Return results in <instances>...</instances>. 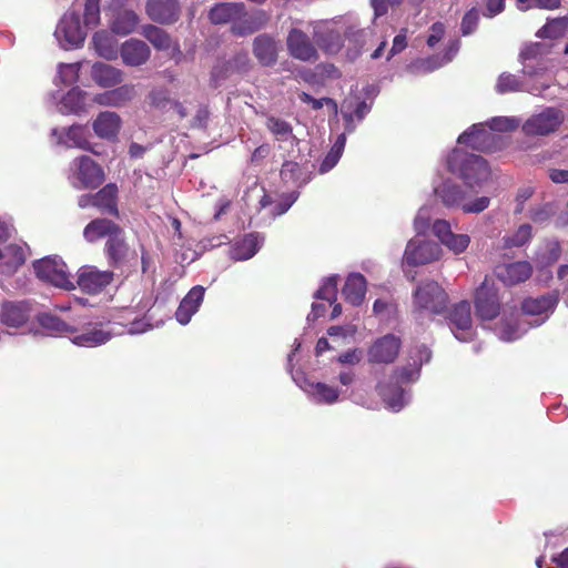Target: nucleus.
I'll list each match as a JSON object with an SVG mask.
<instances>
[{"label":"nucleus","mask_w":568,"mask_h":568,"mask_svg":"<svg viewBox=\"0 0 568 568\" xmlns=\"http://www.w3.org/2000/svg\"><path fill=\"white\" fill-rule=\"evenodd\" d=\"M204 294L205 288L201 285H196L183 297L175 312V318L180 324L186 325L190 323L192 316L199 311L204 300Z\"/></svg>","instance_id":"c756f323"},{"label":"nucleus","mask_w":568,"mask_h":568,"mask_svg":"<svg viewBox=\"0 0 568 568\" xmlns=\"http://www.w3.org/2000/svg\"><path fill=\"white\" fill-rule=\"evenodd\" d=\"M413 303L415 312L440 314L446 310L448 296L437 282L428 281L416 287Z\"/></svg>","instance_id":"423d86ee"},{"label":"nucleus","mask_w":568,"mask_h":568,"mask_svg":"<svg viewBox=\"0 0 568 568\" xmlns=\"http://www.w3.org/2000/svg\"><path fill=\"white\" fill-rule=\"evenodd\" d=\"M372 103L361 100L357 95L346 98L341 105V114L345 122V131L354 132L358 122L371 111Z\"/></svg>","instance_id":"412c9836"},{"label":"nucleus","mask_w":568,"mask_h":568,"mask_svg":"<svg viewBox=\"0 0 568 568\" xmlns=\"http://www.w3.org/2000/svg\"><path fill=\"white\" fill-rule=\"evenodd\" d=\"M150 102L152 105L159 108V109H166L171 108L172 100L169 97V93L164 89H156L153 90L149 95Z\"/></svg>","instance_id":"338daca9"},{"label":"nucleus","mask_w":568,"mask_h":568,"mask_svg":"<svg viewBox=\"0 0 568 568\" xmlns=\"http://www.w3.org/2000/svg\"><path fill=\"white\" fill-rule=\"evenodd\" d=\"M525 332L526 329H521L520 326L513 321H503L495 328V334L504 342H514L520 338Z\"/></svg>","instance_id":"6e6d98bb"},{"label":"nucleus","mask_w":568,"mask_h":568,"mask_svg":"<svg viewBox=\"0 0 568 568\" xmlns=\"http://www.w3.org/2000/svg\"><path fill=\"white\" fill-rule=\"evenodd\" d=\"M445 32H446V28H445L444 23H442V22L433 23L432 27L429 28V33L426 39L427 45L430 49L435 48L440 42V40L444 38Z\"/></svg>","instance_id":"774afa93"},{"label":"nucleus","mask_w":568,"mask_h":568,"mask_svg":"<svg viewBox=\"0 0 568 568\" xmlns=\"http://www.w3.org/2000/svg\"><path fill=\"white\" fill-rule=\"evenodd\" d=\"M548 88V85L544 84L542 88L539 89H527L525 88L523 81L515 74L511 73H501L496 82V91L499 94L519 92V91H528L532 94H539L542 90Z\"/></svg>","instance_id":"de8ad7c7"},{"label":"nucleus","mask_w":568,"mask_h":568,"mask_svg":"<svg viewBox=\"0 0 568 568\" xmlns=\"http://www.w3.org/2000/svg\"><path fill=\"white\" fill-rule=\"evenodd\" d=\"M263 243L264 237L258 233L245 234L242 239L234 242L230 250V256L235 261L250 260L260 251Z\"/></svg>","instance_id":"473e14b6"},{"label":"nucleus","mask_w":568,"mask_h":568,"mask_svg":"<svg viewBox=\"0 0 568 568\" xmlns=\"http://www.w3.org/2000/svg\"><path fill=\"white\" fill-rule=\"evenodd\" d=\"M432 230L440 244L456 255L464 253L470 244V236L464 233H454L453 226L447 220L434 221Z\"/></svg>","instance_id":"4468645a"},{"label":"nucleus","mask_w":568,"mask_h":568,"mask_svg":"<svg viewBox=\"0 0 568 568\" xmlns=\"http://www.w3.org/2000/svg\"><path fill=\"white\" fill-rule=\"evenodd\" d=\"M118 187L113 183L106 184L99 192L94 194V207L100 210L102 213L118 216L116 205Z\"/></svg>","instance_id":"a18cd8bd"},{"label":"nucleus","mask_w":568,"mask_h":568,"mask_svg":"<svg viewBox=\"0 0 568 568\" xmlns=\"http://www.w3.org/2000/svg\"><path fill=\"white\" fill-rule=\"evenodd\" d=\"M31 316L26 302H3L0 306V323L7 328L24 326Z\"/></svg>","instance_id":"b1692460"},{"label":"nucleus","mask_w":568,"mask_h":568,"mask_svg":"<svg viewBox=\"0 0 568 568\" xmlns=\"http://www.w3.org/2000/svg\"><path fill=\"white\" fill-rule=\"evenodd\" d=\"M119 54L125 65L140 67L148 62L151 50L144 41L131 38L121 44Z\"/></svg>","instance_id":"a878e982"},{"label":"nucleus","mask_w":568,"mask_h":568,"mask_svg":"<svg viewBox=\"0 0 568 568\" xmlns=\"http://www.w3.org/2000/svg\"><path fill=\"white\" fill-rule=\"evenodd\" d=\"M449 326L458 341H471L474 329L469 302L463 301L453 307L449 313Z\"/></svg>","instance_id":"dca6fc26"},{"label":"nucleus","mask_w":568,"mask_h":568,"mask_svg":"<svg viewBox=\"0 0 568 568\" xmlns=\"http://www.w3.org/2000/svg\"><path fill=\"white\" fill-rule=\"evenodd\" d=\"M51 134L57 138V143L60 145L92 151L87 129L82 125H71L68 129L54 128Z\"/></svg>","instance_id":"cd10ccee"},{"label":"nucleus","mask_w":568,"mask_h":568,"mask_svg":"<svg viewBox=\"0 0 568 568\" xmlns=\"http://www.w3.org/2000/svg\"><path fill=\"white\" fill-rule=\"evenodd\" d=\"M337 295V277L329 276L325 278L321 287L315 292L316 300L327 301L331 304L336 301Z\"/></svg>","instance_id":"bf43d9fd"},{"label":"nucleus","mask_w":568,"mask_h":568,"mask_svg":"<svg viewBox=\"0 0 568 568\" xmlns=\"http://www.w3.org/2000/svg\"><path fill=\"white\" fill-rule=\"evenodd\" d=\"M265 126L277 142L288 143L292 146L297 145L298 139L293 132L292 124L286 120L275 115H267Z\"/></svg>","instance_id":"ea45409f"},{"label":"nucleus","mask_w":568,"mask_h":568,"mask_svg":"<svg viewBox=\"0 0 568 568\" xmlns=\"http://www.w3.org/2000/svg\"><path fill=\"white\" fill-rule=\"evenodd\" d=\"M122 227L108 219L92 220L83 230V237L89 243H94L103 237L110 239Z\"/></svg>","instance_id":"e433bc0d"},{"label":"nucleus","mask_w":568,"mask_h":568,"mask_svg":"<svg viewBox=\"0 0 568 568\" xmlns=\"http://www.w3.org/2000/svg\"><path fill=\"white\" fill-rule=\"evenodd\" d=\"M87 31L81 26L80 16L75 11H69L60 19L54 37L61 48L71 50L79 48L85 40Z\"/></svg>","instance_id":"6e6552de"},{"label":"nucleus","mask_w":568,"mask_h":568,"mask_svg":"<svg viewBox=\"0 0 568 568\" xmlns=\"http://www.w3.org/2000/svg\"><path fill=\"white\" fill-rule=\"evenodd\" d=\"M377 392L382 396L386 406L393 412H399L410 399L409 394L397 386L388 387L378 384Z\"/></svg>","instance_id":"49530a36"},{"label":"nucleus","mask_w":568,"mask_h":568,"mask_svg":"<svg viewBox=\"0 0 568 568\" xmlns=\"http://www.w3.org/2000/svg\"><path fill=\"white\" fill-rule=\"evenodd\" d=\"M479 21V12L476 8L470 9L465 13L462 19L460 30L463 36L471 34L478 24Z\"/></svg>","instance_id":"0e129e2a"},{"label":"nucleus","mask_w":568,"mask_h":568,"mask_svg":"<svg viewBox=\"0 0 568 568\" xmlns=\"http://www.w3.org/2000/svg\"><path fill=\"white\" fill-rule=\"evenodd\" d=\"M366 290V278L359 273H351L346 278L342 294L346 302L358 306L364 302Z\"/></svg>","instance_id":"58836bf2"},{"label":"nucleus","mask_w":568,"mask_h":568,"mask_svg":"<svg viewBox=\"0 0 568 568\" xmlns=\"http://www.w3.org/2000/svg\"><path fill=\"white\" fill-rule=\"evenodd\" d=\"M486 124L494 133L510 132L520 125V120L516 116H495L486 122Z\"/></svg>","instance_id":"4d7b16f0"},{"label":"nucleus","mask_w":568,"mask_h":568,"mask_svg":"<svg viewBox=\"0 0 568 568\" xmlns=\"http://www.w3.org/2000/svg\"><path fill=\"white\" fill-rule=\"evenodd\" d=\"M135 95L136 91L133 84H123L95 94L93 101L102 106L121 108L131 102Z\"/></svg>","instance_id":"c85d7f7f"},{"label":"nucleus","mask_w":568,"mask_h":568,"mask_svg":"<svg viewBox=\"0 0 568 568\" xmlns=\"http://www.w3.org/2000/svg\"><path fill=\"white\" fill-rule=\"evenodd\" d=\"M449 172L462 179L469 190L480 187L490 176L487 161L480 155L455 149L447 158Z\"/></svg>","instance_id":"f03ea898"},{"label":"nucleus","mask_w":568,"mask_h":568,"mask_svg":"<svg viewBox=\"0 0 568 568\" xmlns=\"http://www.w3.org/2000/svg\"><path fill=\"white\" fill-rule=\"evenodd\" d=\"M146 14L151 20L161 24H171L180 18L179 0H148Z\"/></svg>","instance_id":"4be33fe9"},{"label":"nucleus","mask_w":568,"mask_h":568,"mask_svg":"<svg viewBox=\"0 0 568 568\" xmlns=\"http://www.w3.org/2000/svg\"><path fill=\"white\" fill-rule=\"evenodd\" d=\"M557 294H547L539 297H529L523 302L521 308L526 315L536 316L537 318L531 326H539L545 323L554 313L558 304Z\"/></svg>","instance_id":"a211bd4d"},{"label":"nucleus","mask_w":568,"mask_h":568,"mask_svg":"<svg viewBox=\"0 0 568 568\" xmlns=\"http://www.w3.org/2000/svg\"><path fill=\"white\" fill-rule=\"evenodd\" d=\"M470 191L467 186L465 189L450 179L444 180L440 184L434 186L435 194L448 209L460 207L466 214H479L488 209L490 197L479 196L469 201Z\"/></svg>","instance_id":"20e7f679"},{"label":"nucleus","mask_w":568,"mask_h":568,"mask_svg":"<svg viewBox=\"0 0 568 568\" xmlns=\"http://www.w3.org/2000/svg\"><path fill=\"white\" fill-rule=\"evenodd\" d=\"M87 93L79 88L71 89L57 104V111L62 114H79L85 109Z\"/></svg>","instance_id":"c03bdc74"},{"label":"nucleus","mask_w":568,"mask_h":568,"mask_svg":"<svg viewBox=\"0 0 568 568\" xmlns=\"http://www.w3.org/2000/svg\"><path fill=\"white\" fill-rule=\"evenodd\" d=\"M10 236L9 227L0 222V272L12 274L24 263L23 248L17 244H7Z\"/></svg>","instance_id":"ddd939ff"},{"label":"nucleus","mask_w":568,"mask_h":568,"mask_svg":"<svg viewBox=\"0 0 568 568\" xmlns=\"http://www.w3.org/2000/svg\"><path fill=\"white\" fill-rule=\"evenodd\" d=\"M92 43L97 54L105 60H115L119 57L118 41L106 31L95 32Z\"/></svg>","instance_id":"37998d69"},{"label":"nucleus","mask_w":568,"mask_h":568,"mask_svg":"<svg viewBox=\"0 0 568 568\" xmlns=\"http://www.w3.org/2000/svg\"><path fill=\"white\" fill-rule=\"evenodd\" d=\"M80 69L81 62L62 63L58 69V78L65 85L73 84L79 79Z\"/></svg>","instance_id":"052dcab7"},{"label":"nucleus","mask_w":568,"mask_h":568,"mask_svg":"<svg viewBox=\"0 0 568 568\" xmlns=\"http://www.w3.org/2000/svg\"><path fill=\"white\" fill-rule=\"evenodd\" d=\"M532 237V229L529 224H521L513 234L503 237L504 246L507 248L526 245Z\"/></svg>","instance_id":"5fc2aeb1"},{"label":"nucleus","mask_w":568,"mask_h":568,"mask_svg":"<svg viewBox=\"0 0 568 568\" xmlns=\"http://www.w3.org/2000/svg\"><path fill=\"white\" fill-rule=\"evenodd\" d=\"M460 48V41L458 39H452L446 45L445 53L443 54H434L426 59H418L414 61L408 69L412 72H433L443 65L450 62L454 57L457 54Z\"/></svg>","instance_id":"5701e85b"},{"label":"nucleus","mask_w":568,"mask_h":568,"mask_svg":"<svg viewBox=\"0 0 568 568\" xmlns=\"http://www.w3.org/2000/svg\"><path fill=\"white\" fill-rule=\"evenodd\" d=\"M457 142L473 150L490 152L499 148L500 136L491 132L486 123H476L462 133Z\"/></svg>","instance_id":"9b49d317"},{"label":"nucleus","mask_w":568,"mask_h":568,"mask_svg":"<svg viewBox=\"0 0 568 568\" xmlns=\"http://www.w3.org/2000/svg\"><path fill=\"white\" fill-rule=\"evenodd\" d=\"M420 368L417 365V361L409 363L407 366L400 368L395 373L397 383H412L418 379Z\"/></svg>","instance_id":"680f3d73"},{"label":"nucleus","mask_w":568,"mask_h":568,"mask_svg":"<svg viewBox=\"0 0 568 568\" xmlns=\"http://www.w3.org/2000/svg\"><path fill=\"white\" fill-rule=\"evenodd\" d=\"M100 21V0H85L84 23L87 27L97 26Z\"/></svg>","instance_id":"e2e57ef3"},{"label":"nucleus","mask_w":568,"mask_h":568,"mask_svg":"<svg viewBox=\"0 0 568 568\" xmlns=\"http://www.w3.org/2000/svg\"><path fill=\"white\" fill-rule=\"evenodd\" d=\"M400 341L388 334L377 339L368 349L371 363H392L398 355Z\"/></svg>","instance_id":"393cba45"},{"label":"nucleus","mask_w":568,"mask_h":568,"mask_svg":"<svg viewBox=\"0 0 568 568\" xmlns=\"http://www.w3.org/2000/svg\"><path fill=\"white\" fill-rule=\"evenodd\" d=\"M568 31V17H560L548 20V22L538 30L539 38H559Z\"/></svg>","instance_id":"864d4df0"},{"label":"nucleus","mask_w":568,"mask_h":568,"mask_svg":"<svg viewBox=\"0 0 568 568\" xmlns=\"http://www.w3.org/2000/svg\"><path fill=\"white\" fill-rule=\"evenodd\" d=\"M281 179L286 185L302 187L308 182L306 172L301 165L293 161H286L282 165Z\"/></svg>","instance_id":"09e8293b"},{"label":"nucleus","mask_w":568,"mask_h":568,"mask_svg":"<svg viewBox=\"0 0 568 568\" xmlns=\"http://www.w3.org/2000/svg\"><path fill=\"white\" fill-rule=\"evenodd\" d=\"M250 57L247 52L237 53L232 60L217 64L212 71V78L217 84L220 79L226 78L233 72H245L250 67Z\"/></svg>","instance_id":"79ce46f5"},{"label":"nucleus","mask_w":568,"mask_h":568,"mask_svg":"<svg viewBox=\"0 0 568 568\" xmlns=\"http://www.w3.org/2000/svg\"><path fill=\"white\" fill-rule=\"evenodd\" d=\"M70 341L81 347H97L111 339L112 334L103 327L90 326L82 333H71Z\"/></svg>","instance_id":"c9c22d12"},{"label":"nucleus","mask_w":568,"mask_h":568,"mask_svg":"<svg viewBox=\"0 0 568 568\" xmlns=\"http://www.w3.org/2000/svg\"><path fill=\"white\" fill-rule=\"evenodd\" d=\"M114 278L112 271H101L94 266H83L78 272L77 284L82 292L91 295L101 293Z\"/></svg>","instance_id":"2eb2a0df"},{"label":"nucleus","mask_w":568,"mask_h":568,"mask_svg":"<svg viewBox=\"0 0 568 568\" xmlns=\"http://www.w3.org/2000/svg\"><path fill=\"white\" fill-rule=\"evenodd\" d=\"M37 276L57 287L73 290L75 286L67 272L64 262L58 257H43L33 263Z\"/></svg>","instance_id":"1a4fd4ad"},{"label":"nucleus","mask_w":568,"mask_h":568,"mask_svg":"<svg viewBox=\"0 0 568 568\" xmlns=\"http://www.w3.org/2000/svg\"><path fill=\"white\" fill-rule=\"evenodd\" d=\"M346 143V135L345 133H342L337 136L335 143L333 144L331 151L327 153V155L324 158L320 165V173L324 174L331 171L339 161L344 148Z\"/></svg>","instance_id":"8fccbe9b"},{"label":"nucleus","mask_w":568,"mask_h":568,"mask_svg":"<svg viewBox=\"0 0 568 568\" xmlns=\"http://www.w3.org/2000/svg\"><path fill=\"white\" fill-rule=\"evenodd\" d=\"M253 53L264 67L275 64L278 53V42L267 34H260L253 41Z\"/></svg>","instance_id":"72a5a7b5"},{"label":"nucleus","mask_w":568,"mask_h":568,"mask_svg":"<svg viewBox=\"0 0 568 568\" xmlns=\"http://www.w3.org/2000/svg\"><path fill=\"white\" fill-rule=\"evenodd\" d=\"M532 267L529 262L519 261L496 267L497 277L506 285H516L530 277Z\"/></svg>","instance_id":"2f4dec72"},{"label":"nucleus","mask_w":568,"mask_h":568,"mask_svg":"<svg viewBox=\"0 0 568 568\" xmlns=\"http://www.w3.org/2000/svg\"><path fill=\"white\" fill-rule=\"evenodd\" d=\"M564 112L557 108H544L540 112L530 115L523 124L521 130L527 136H546L555 132L564 122Z\"/></svg>","instance_id":"0eeeda50"},{"label":"nucleus","mask_w":568,"mask_h":568,"mask_svg":"<svg viewBox=\"0 0 568 568\" xmlns=\"http://www.w3.org/2000/svg\"><path fill=\"white\" fill-rule=\"evenodd\" d=\"M561 254V246L557 240H548L538 253V257L542 264L549 265L557 262Z\"/></svg>","instance_id":"13d9d810"},{"label":"nucleus","mask_w":568,"mask_h":568,"mask_svg":"<svg viewBox=\"0 0 568 568\" xmlns=\"http://www.w3.org/2000/svg\"><path fill=\"white\" fill-rule=\"evenodd\" d=\"M122 126L120 115L112 111H103L92 122L95 135L103 140H115Z\"/></svg>","instance_id":"7c9ffc66"},{"label":"nucleus","mask_w":568,"mask_h":568,"mask_svg":"<svg viewBox=\"0 0 568 568\" xmlns=\"http://www.w3.org/2000/svg\"><path fill=\"white\" fill-rule=\"evenodd\" d=\"M142 34L159 50L169 49L171 45L170 36L161 28L146 24L142 29Z\"/></svg>","instance_id":"603ef678"},{"label":"nucleus","mask_w":568,"mask_h":568,"mask_svg":"<svg viewBox=\"0 0 568 568\" xmlns=\"http://www.w3.org/2000/svg\"><path fill=\"white\" fill-rule=\"evenodd\" d=\"M91 78L101 88H113L123 81V71L104 62H95L91 68Z\"/></svg>","instance_id":"f704fd0d"},{"label":"nucleus","mask_w":568,"mask_h":568,"mask_svg":"<svg viewBox=\"0 0 568 568\" xmlns=\"http://www.w3.org/2000/svg\"><path fill=\"white\" fill-rule=\"evenodd\" d=\"M520 10H528L530 8L541 9H557L560 6V0H517Z\"/></svg>","instance_id":"69168bd1"},{"label":"nucleus","mask_w":568,"mask_h":568,"mask_svg":"<svg viewBox=\"0 0 568 568\" xmlns=\"http://www.w3.org/2000/svg\"><path fill=\"white\" fill-rule=\"evenodd\" d=\"M312 26L316 44L326 53L335 54L342 49L344 39L355 36L357 18L345 14L331 20L316 21Z\"/></svg>","instance_id":"f257e3e1"},{"label":"nucleus","mask_w":568,"mask_h":568,"mask_svg":"<svg viewBox=\"0 0 568 568\" xmlns=\"http://www.w3.org/2000/svg\"><path fill=\"white\" fill-rule=\"evenodd\" d=\"M442 254L443 250L436 242L414 237L406 245L404 263L412 266L425 265L439 260Z\"/></svg>","instance_id":"9d476101"},{"label":"nucleus","mask_w":568,"mask_h":568,"mask_svg":"<svg viewBox=\"0 0 568 568\" xmlns=\"http://www.w3.org/2000/svg\"><path fill=\"white\" fill-rule=\"evenodd\" d=\"M104 254L111 266H120L131 258L136 257V252L130 247L125 240L123 229L108 239L104 246Z\"/></svg>","instance_id":"6ab92c4d"},{"label":"nucleus","mask_w":568,"mask_h":568,"mask_svg":"<svg viewBox=\"0 0 568 568\" xmlns=\"http://www.w3.org/2000/svg\"><path fill=\"white\" fill-rule=\"evenodd\" d=\"M139 24L138 14L129 9L114 10L110 21L112 32L119 36L132 33Z\"/></svg>","instance_id":"a19ab883"},{"label":"nucleus","mask_w":568,"mask_h":568,"mask_svg":"<svg viewBox=\"0 0 568 568\" xmlns=\"http://www.w3.org/2000/svg\"><path fill=\"white\" fill-rule=\"evenodd\" d=\"M121 294L129 300L125 307L138 314L146 313L154 304L153 292L141 283L124 284Z\"/></svg>","instance_id":"aec40b11"},{"label":"nucleus","mask_w":568,"mask_h":568,"mask_svg":"<svg viewBox=\"0 0 568 568\" xmlns=\"http://www.w3.org/2000/svg\"><path fill=\"white\" fill-rule=\"evenodd\" d=\"M475 307L477 316L483 321H490L499 314L500 301L497 290L487 278L476 291Z\"/></svg>","instance_id":"f8f14e48"},{"label":"nucleus","mask_w":568,"mask_h":568,"mask_svg":"<svg viewBox=\"0 0 568 568\" xmlns=\"http://www.w3.org/2000/svg\"><path fill=\"white\" fill-rule=\"evenodd\" d=\"M300 387L315 404L333 405L339 399V389L325 383L304 378Z\"/></svg>","instance_id":"bb28decb"},{"label":"nucleus","mask_w":568,"mask_h":568,"mask_svg":"<svg viewBox=\"0 0 568 568\" xmlns=\"http://www.w3.org/2000/svg\"><path fill=\"white\" fill-rule=\"evenodd\" d=\"M39 324L47 329L51 335H61L67 333H74L75 329L60 320L58 316L43 313L38 317Z\"/></svg>","instance_id":"3c124183"},{"label":"nucleus","mask_w":568,"mask_h":568,"mask_svg":"<svg viewBox=\"0 0 568 568\" xmlns=\"http://www.w3.org/2000/svg\"><path fill=\"white\" fill-rule=\"evenodd\" d=\"M68 179L78 190L94 189L103 183L104 172L90 156L81 155L70 163Z\"/></svg>","instance_id":"39448f33"},{"label":"nucleus","mask_w":568,"mask_h":568,"mask_svg":"<svg viewBox=\"0 0 568 568\" xmlns=\"http://www.w3.org/2000/svg\"><path fill=\"white\" fill-rule=\"evenodd\" d=\"M263 13L250 14L243 3H219L210 11V20L215 24L232 22V30L239 36L253 33L261 28Z\"/></svg>","instance_id":"7ed1b4c3"},{"label":"nucleus","mask_w":568,"mask_h":568,"mask_svg":"<svg viewBox=\"0 0 568 568\" xmlns=\"http://www.w3.org/2000/svg\"><path fill=\"white\" fill-rule=\"evenodd\" d=\"M546 47L542 43H531L525 47L520 52L524 64V72L528 75H536L540 70H545L546 65L542 61V54Z\"/></svg>","instance_id":"4c0bfd02"},{"label":"nucleus","mask_w":568,"mask_h":568,"mask_svg":"<svg viewBox=\"0 0 568 568\" xmlns=\"http://www.w3.org/2000/svg\"><path fill=\"white\" fill-rule=\"evenodd\" d=\"M288 53L301 61H316L318 58L317 50L312 43L310 37L297 28L290 30L286 38Z\"/></svg>","instance_id":"f3484780"}]
</instances>
